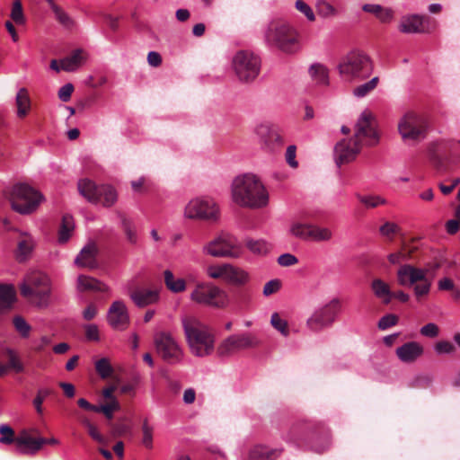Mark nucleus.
Returning a JSON list of instances; mask_svg holds the SVG:
<instances>
[{
  "instance_id": "nucleus-59",
  "label": "nucleus",
  "mask_w": 460,
  "mask_h": 460,
  "mask_svg": "<svg viewBox=\"0 0 460 460\" xmlns=\"http://www.w3.org/2000/svg\"><path fill=\"white\" fill-rule=\"evenodd\" d=\"M233 298L237 305H244L250 302L251 295L247 289H238L234 293Z\"/></svg>"
},
{
  "instance_id": "nucleus-22",
  "label": "nucleus",
  "mask_w": 460,
  "mask_h": 460,
  "mask_svg": "<svg viewBox=\"0 0 460 460\" xmlns=\"http://www.w3.org/2000/svg\"><path fill=\"white\" fill-rule=\"evenodd\" d=\"M361 146L353 138L342 139L334 148L335 162L338 166L352 162L361 150Z\"/></svg>"
},
{
  "instance_id": "nucleus-33",
  "label": "nucleus",
  "mask_w": 460,
  "mask_h": 460,
  "mask_svg": "<svg viewBox=\"0 0 460 460\" xmlns=\"http://www.w3.org/2000/svg\"><path fill=\"white\" fill-rule=\"evenodd\" d=\"M15 105L17 108V116L20 119L26 117L31 106V98L29 95V92L26 88H21L15 97Z\"/></svg>"
},
{
  "instance_id": "nucleus-5",
  "label": "nucleus",
  "mask_w": 460,
  "mask_h": 460,
  "mask_svg": "<svg viewBox=\"0 0 460 460\" xmlns=\"http://www.w3.org/2000/svg\"><path fill=\"white\" fill-rule=\"evenodd\" d=\"M265 40L270 46L286 53H294L298 49L296 31L283 21L270 22L265 33Z\"/></svg>"
},
{
  "instance_id": "nucleus-8",
  "label": "nucleus",
  "mask_w": 460,
  "mask_h": 460,
  "mask_svg": "<svg viewBox=\"0 0 460 460\" xmlns=\"http://www.w3.org/2000/svg\"><path fill=\"white\" fill-rule=\"evenodd\" d=\"M341 309L342 301L339 297H333L312 313L305 322L306 328L314 333L321 332L336 322Z\"/></svg>"
},
{
  "instance_id": "nucleus-38",
  "label": "nucleus",
  "mask_w": 460,
  "mask_h": 460,
  "mask_svg": "<svg viewBox=\"0 0 460 460\" xmlns=\"http://www.w3.org/2000/svg\"><path fill=\"white\" fill-rule=\"evenodd\" d=\"M305 429L302 424L293 425L284 436V440L288 443H291L299 446L300 442L305 438Z\"/></svg>"
},
{
  "instance_id": "nucleus-19",
  "label": "nucleus",
  "mask_w": 460,
  "mask_h": 460,
  "mask_svg": "<svg viewBox=\"0 0 460 460\" xmlns=\"http://www.w3.org/2000/svg\"><path fill=\"white\" fill-rule=\"evenodd\" d=\"M290 233L296 237L310 239L315 242H327L332 237V232L327 227L298 222L292 224Z\"/></svg>"
},
{
  "instance_id": "nucleus-56",
  "label": "nucleus",
  "mask_w": 460,
  "mask_h": 460,
  "mask_svg": "<svg viewBox=\"0 0 460 460\" xmlns=\"http://www.w3.org/2000/svg\"><path fill=\"white\" fill-rule=\"evenodd\" d=\"M399 321V318L397 315L394 314H388L384 315L378 322V328L380 330H386L392 326H394L397 324Z\"/></svg>"
},
{
  "instance_id": "nucleus-55",
  "label": "nucleus",
  "mask_w": 460,
  "mask_h": 460,
  "mask_svg": "<svg viewBox=\"0 0 460 460\" xmlns=\"http://www.w3.org/2000/svg\"><path fill=\"white\" fill-rule=\"evenodd\" d=\"M13 325L17 332L24 338L29 336L31 326L25 322L21 316H15L13 318Z\"/></svg>"
},
{
  "instance_id": "nucleus-14",
  "label": "nucleus",
  "mask_w": 460,
  "mask_h": 460,
  "mask_svg": "<svg viewBox=\"0 0 460 460\" xmlns=\"http://www.w3.org/2000/svg\"><path fill=\"white\" fill-rule=\"evenodd\" d=\"M254 134L262 151L268 154L279 152L284 145L279 127L270 122H261L254 128Z\"/></svg>"
},
{
  "instance_id": "nucleus-60",
  "label": "nucleus",
  "mask_w": 460,
  "mask_h": 460,
  "mask_svg": "<svg viewBox=\"0 0 460 460\" xmlns=\"http://www.w3.org/2000/svg\"><path fill=\"white\" fill-rule=\"evenodd\" d=\"M281 288V281L279 279H272L268 281L263 287V295L265 296H271L277 293Z\"/></svg>"
},
{
  "instance_id": "nucleus-50",
  "label": "nucleus",
  "mask_w": 460,
  "mask_h": 460,
  "mask_svg": "<svg viewBox=\"0 0 460 460\" xmlns=\"http://www.w3.org/2000/svg\"><path fill=\"white\" fill-rule=\"evenodd\" d=\"M0 434L2 435V437L0 438V443L9 445L14 442L16 444V439L18 436H14V431L10 426L1 425Z\"/></svg>"
},
{
  "instance_id": "nucleus-13",
  "label": "nucleus",
  "mask_w": 460,
  "mask_h": 460,
  "mask_svg": "<svg viewBox=\"0 0 460 460\" xmlns=\"http://www.w3.org/2000/svg\"><path fill=\"white\" fill-rule=\"evenodd\" d=\"M192 301L216 307L224 308L228 304L227 294L220 288L210 283H199L190 294Z\"/></svg>"
},
{
  "instance_id": "nucleus-46",
  "label": "nucleus",
  "mask_w": 460,
  "mask_h": 460,
  "mask_svg": "<svg viewBox=\"0 0 460 460\" xmlns=\"http://www.w3.org/2000/svg\"><path fill=\"white\" fill-rule=\"evenodd\" d=\"M95 368L100 376L103 379H106L111 376L113 373V368L110 363V361L106 358H102L96 361Z\"/></svg>"
},
{
  "instance_id": "nucleus-27",
  "label": "nucleus",
  "mask_w": 460,
  "mask_h": 460,
  "mask_svg": "<svg viewBox=\"0 0 460 460\" xmlns=\"http://www.w3.org/2000/svg\"><path fill=\"white\" fill-rule=\"evenodd\" d=\"M98 250L93 243L86 244L75 260L76 266L81 268L93 269L97 266L96 255Z\"/></svg>"
},
{
  "instance_id": "nucleus-36",
  "label": "nucleus",
  "mask_w": 460,
  "mask_h": 460,
  "mask_svg": "<svg viewBox=\"0 0 460 460\" xmlns=\"http://www.w3.org/2000/svg\"><path fill=\"white\" fill-rule=\"evenodd\" d=\"M15 300V290L13 286L0 285V313L12 307Z\"/></svg>"
},
{
  "instance_id": "nucleus-10",
  "label": "nucleus",
  "mask_w": 460,
  "mask_h": 460,
  "mask_svg": "<svg viewBox=\"0 0 460 460\" xmlns=\"http://www.w3.org/2000/svg\"><path fill=\"white\" fill-rule=\"evenodd\" d=\"M398 132L404 141H420L426 136V119L413 111L405 112L398 121Z\"/></svg>"
},
{
  "instance_id": "nucleus-37",
  "label": "nucleus",
  "mask_w": 460,
  "mask_h": 460,
  "mask_svg": "<svg viewBox=\"0 0 460 460\" xmlns=\"http://www.w3.org/2000/svg\"><path fill=\"white\" fill-rule=\"evenodd\" d=\"M74 220L70 215H64L58 230V242L65 243L70 238L74 231Z\"/></svg>"
},
{
  "instance_id": "nucleus-26",
  "label": "nucleus",
  "mask_w": 460,
  "mask_h": 460,
  "mask_svg": "<svg viewBox=\"0 0 460 460\" xmlns=\"http://www.w3.org/2000/svg\"><path fill=\"white\" fill-rule=\"evenodd\" d=\"M362 11L370 13L382 24H390L395 18V12L392 7L378 4H364Z\"/></svg>"
},
{
  "instance_id": "nucleus-39",
  "label": "nucleus",
  "mask_w": 460,
  "mask_h": 460,
  "mask_svg": "<svg viewBox=\"0 0 460 460\" xmlns=\"http://www.w3.org/2000/svg\"><path fill=\"white\" fill-rule=\"evenodd\" d=\"M164 283L166 288L174 293H180L185 290L186 282L183 279H175L172 272L166 270L164 272Z\"/></svg>"
},
{
  "instance_id": "nucleus-63",
  "label": "nucleus",
  "mask_w": 460,
  "mask_h": 460,
  "mask_svg": "<svg viewBox=\"0 0 460 460\" xmlns=\"http://www.w3.org/2000/svg\"><path fill=\"white\" fill-rule=\"evenodd\" d=\"M420 333L425 337L436 338L439 333V328L437 324L429 323L420 328Z\"/></svg>"
},
{
  "instance_id": "nucleus-9",
  "label": "nucleus",
  "mask_w": 460,
  "mask_h": 460,
  "mask_svg": "<svg viewBox=\"0 0 460 460\" xmlns=\"http://www.w3.org/2000/svg\"><path fill=\"white\" fill-rule=\"evenodd\" d=\"M78 190L88 201L102 203L109 208L115 204L118 199L117 192L111 185H97L89 179H83L78 182Z\"/></svg>"
},
{
  "instance_id": "nucleus-23",
  "label": "nucleus",
  "mask_w": 460,
  "mask_h": 460,
  "mask_svg": "<svg viewBox=\"0 0 460 460\" xmlns=\"http://www.w3.org/2000/svg\"><path fill=\"white\" fill-rule=\"evenodd\" d=\"M109 324L116 330H125L129 323V316L126 305L120 301H115L110 306L107 313Z\"/></svg>"
},
{
  "instance_id": "nucleus-49",
  "label": "nucleus",
  "mask_w": 460,
  "mask_h": 460,
  "mask_svg": "<svg viewBox=\"0 0 460 460\" xmlns=\"http://www.w3.org/2000/svg\"><path fill=\"white\" fill-rule=\"evenodd\" d=\"M119 408L120 406L118 400H112L105 404L97 406L96 412H102L108 420H111L113 418V411L119 410Z\"/></svg>"
},
{
  "instance_id": "nucleus-48",
  "label": "nucleus",
  "mask_w": 460,
  "mask_h": 460,
  "mask_svg": "<svg viewBox=\"0 0 460 460\" xmlns=\"http://www.w3.org/2000/svg\"><path fill=\"white\" fill-rule=\"evenodd\" d=\"M270 323L273 328L279 331L282 335L288 336L289 334L288 322L281 319L278 313H274L271 315Z\"/></svg>"
},
{
  "instance_id": "nucleus-1",
  "label": "nucleus",
  "mask_w": 460,
  "mask_h": 460,
  "mask_svg": "<svg viewBox=\"0 0 460 460\" xmlns=\"http://www.w3.org/2000/svg\"><path fill=\"white\" fill-rule=\"evenodd\" d=\"M233 201L242 208L259 209L269 203V193L261 179L252 173L235 177L231 185Z\"/></svg>"
},
{
  "instance_id": "nucleus-58",
  "label": "nucleus",
  "mask_w": 460,
  "mask_h": 460,
  "mask_svg": "<svg viewBox=\"0 0 460 460\" xmlns=\"http://www.w3.org/2000/svg\"><path fill=\"white\" fill-rule=\"evenodd\" d=\"M84 335L89 341H99L100 333L99 328L96 324H85L84 326Z\"/></svg>"
},
{
  "instance_id": "nucleus-62",
  "label": "nucleus",
  "mask_w": 460,
  "mask_h": 460,
  "mask_svg": "<svg viewBox=\"0 0 460 460\" xmlns=\"http://www.w3.org/2000/svg\"><path fill=\"white\" fill-rule=\"evenodd\" d=\"M51 393H52V391L50 389H41V390H39L37 396L33 400V404H34V407L36 408V411H37L38 413H41L42 412L41 405L43 403V401L45 400V398L47 396L51 394Z\"/></svg>"
},
{
  "instance_id": "nucleus-30",
  "label": "nucleus",
  "mask_w": 460,
  "mask_h": 460,
  "mask_svg": "<svg viewBox=\"0 0 460 460\" xmlns=\"http://www.w3.org/2000/svg\"><path fill=\"white\" fill-rule=\"evenodd\" d=\"M130 298L138 307H145L155 303L159 298V294L156 290L137 289L131 292Z\"/></svg>"
},
{
  "instance_id": "nucleus-44",
  "label": "nucleus",
  "mask_w": 460,
  "mask_h": 460,
  "mask_svg": "<svg viewBox=\"0 0 460 460\" xmlns=\"http://www.w3.org/2000/svg\"><path fill=\"white\" fill-rule=\"evenodd\" d=\"M317 13L323 18H332L338 14L337 9L325 0H318L315 4Z\"/></svg>"
},
{
  "instance_id": "nucleus-54",
  "label": "nucleus",
  "mask_w": 460,
  "mask_h": 460,
  "mask_svg": "<svg viewBox=\"0 0 460 460\" xmlns=\"http://www.w3.org/2000/svg\"><path fill=\"white\" fill-rule=\"evenodd\" d=\"M7 356H8V365H5L7 367V370L13 369L16 372H22L23 371V366L21 363L19 358L16 356V354L11 350H7Z\"/></svg>"
},
{
  "instance_id": "nucleus-17",
  "label": "nucleus",
  "mask_w": 460,
  "mask_h": 460,
  "mask_svg": "<svg viewBox=\"0 0 460 460\" xmlns=\"http://www.w3.org/2000/svg\"><path fill=\"white\" fill-rule=\"evenodd\" d=\"M204 250L213 257L237 258L241 253L240 244L236 238L226 233L210 241Z\"/></svg>"
},
{
  "instance_id": "nucleus-52",
  "label": "nucleus",
  "mask_w": 460,
  "mask_h": 460,
  "mask_svg": "<svg viewBox=\"0 0 460 460\" xmlns=\"http://www.w3.org/2000/svg\"><path fill=\"white\" fill-rule=\"evenodd\" d=\"M295 6L298 12L303 13L308 21L314 22L315 15L313 9L303 0H296Z\"/></svg>"
},
{
  "instance_id": "nucleus-53",
  "label": "nucleus",
  "mask_w": 460,
  "mask_h": 460,
  "mask_svg": "<svg viewBox=\"0 0 460 460\" xmlns=\"http://www.w3.org/2000/svg\"><path fill=\"white\" fill-rule=\"evenodd\" d=\"M142 432L144 446L147 448H151L153 446V428L149 426L146 419L143 421Z\"/></svg>"
},
{
  "instance_id": "nucleus-35",
  "label": "nucleus",
  "mask_w": 460,
  "mask_h": 460,
  "mask_svg": "<svg viewBox=\"0 0 460 460\" xmlns=\"http://www.w3.org/2000/svg\"><path fill=\"white\" fill-rule=\"evenodd\" d=\"M83 54L82 49H75L70 56L62 58L60 60L62 70L66 72L76 70L84 61Z\"/></svg>"
},
{
  "instance_id": "nucleus-57",
  "label": "nucleus",
  "mask_w": 460,
  "mask_h": 460,
  "mask_svg": "<svg viewBox=\"0 0 460 460\" xmlns=\"http://www.w3.org/2000/svg\"><path fill=\"white\" fill-rule=\"evenodd\" d=\"M55 17L57 21L66 29L73 28L75 22L73 19L62 9L60 8L55 13Z\"/></svg>"
},
{
  "instance_id": "nucleus-3",
  "label": "nucleus",
  "mask_w": 460,
  "mask_h": 460,
  "mask_svg": "<svg viewBox=\"0 0 460 460\" xmlns=\"http://www.w3.org/2000/svg\"><path fill=\"white\" fill-rule=\"evenodd\" d=\"M337 68L344 82L354 84L370 77L374 71V64L366 53L351 51L341 58Z\"/></svg>"
},
{
  "instance_id": "nucleus-15",
  "label": "nucleus",
  "mask_w": 460,
  "mask_h": 460,
  "mask_svg": "<svg viewBox=\"0 0 460 460\" xmlns=\"http://www.w3.org/2000/svg\"><path fill=\"white\" fill-rule=\"evenodd\" d=\"M361 146H373L379 142V134L376 130V122L374 115L369 111H364L359 116L352 137Z\"/></svg>"
},
{
  "instance_id": "nucleus-34",
  "label": "nucleus",
  "mask_w": 460,
  "mask_h": 460,
  "mask_svg": "<svg viewBox=\"0 0 460 460\" xmlns=\"http://www.w3.org/2000/svg\"><path fill=\"white\" fill-rule=\"evenodd\" d=\"M371 289L374 295L382 300L385 305L391 303L390 286L381 279H375L371 283Z\"/></svg>"
},
{
  "instance_id": "nucleus-7",
  "label": "nucleus",
  "mask_w": 460,
  "mask_h": 460,
  "mask_svg": "<svg viewBox=\"0 0 460 460\" xmlns=\"http://www.w3.org/2000/svg\"><path fill=\"white\" fill-rule=\"evenodd\" d=\"M396 276L399 285L413 287V292L418 300L429 295L432 279L429 278L427 269L403 264L398 269Z\"/></svg>"
},
{
  "instance_id": "nucleus-47",
  "label": "nucleus",
  "mask_w": 460,
  "mask_h": 460,
  "mask_svg": "<svg viewBox=\"0 0 460 460\" xmlns=\"http://www.w3.org/2000/svg\"><path fill=\"white\" fill-rule=\"evenodd\" d=\"M358 200L367 208H375L379 205H384L386 203V200L380 196H357Z\"/></svg>"
},
{
  "instance_id": "nucleus-24",
  "label": "nucleus",
  "mask_w": 460,
  "mask_h": 460,
  "mask_svg": "<svg viewBox=\"0 0 460 460\" xmlns=\"http://www.w3.org/2000/svg\"><path fill=\"white\" fill-rule=\"evenodd\" d=\"M430 19L418 14L402 17L399 31L403 33H425L429 31Z\"/></svg>"
},
{
  "instance_id": "nucleus-31",
  "label": "nucleus",
  "mask_w": 460,
  "mask_h": 460,
  "mask_svg": "<svg viewBox=\"0 0 460 460\" xmlns=\"http://www.w3.org/2000/svg\"><path fill=\"white\" fill-rule=\"evenodd\" d=\"M283 449H272L265 446L258 445L249 451V460H276Z\"/></svg>"
},
{
  "instance_id": "nucleus-18",
  "label": "nucleus",
  "mask_w": 460,
  "mask_h": 460,
  "mask_svg": "<svg viewBox=\"0 0 460 460\" xmlns=\"http://www.w3.org/2000/svg\"><path fill=\"white\" fill-rule=\"evenodd\" d=\"M157 354L167 363L175 364L181 360L182 350L171 333L160 332L154 339Z\"/></svg>"
},
{
  "instance_id": "nucleus-2",
  "label": "nucleus",
  "mask_w": 460,
  "mask_h": 460,
  "mask_svg": "<svg viewBox=\"0 0 460 460\" xmlns=\"http://www.w3.org/2000/svg\"><path fill=\"white\" fill-rule=\"evenodd\" d=\"M181 324L191 354L199 358L212 354L215 334L210 327L191 315L182 317Z\"/></svg>"
},
{
  "instance_id": "nucleus-61",
  "label": "nucleus",
  "mask_w": 460,
  "mask_h": 460,
  "mask_svg": "<svg viewBox=\"0 0 460 460\" xmlns=\"http://www.w3.org/2000/svg\"><path fill=\"white\" fill-rule=\"evenodd\" d=\"M435 350L438 354H450L456 350L455 345L447 341H440L436 343Z\"/></svg>"
},
{
  "instance_id": "nucleus-64",
  "label": "nucleus",
  "mask_w": 460,
  "mask_h": 460,
  "mask_svg": "<svg viewBox=\"0 0 460 460\" xmlns=\"http://www.w3.org/2000/svg\"><path fill=\"white\" fill-rule=\"evenodd\" d=\"M297 262L298 259L291 253H284L278 258V263L282 267L294 266Z\"/></svg>"
},
{
  "instance_id": "nucleus-28",
  "label": "nucleus",
  "mask_w": 460,
  "mask_h": 460,
  "mask_svg": "<svg viewBox=\"0 0 460 460\" xmlns=\"http://www.w3.org/2000/svg\"><path fill=\"white\" fill-rule=\"evenodd\" d=\"M117 216L120 220V226L126 237V240L130 244H137L138 236L137 226L134 220L121 211H117Z\"/></svg>"
},
{
  "instance_id": "nucleus-32",
  "label": "nucleus",
  "mask_w": 460,
  "mask_h": 460,
  "mask_svg": "<svg viewBox=\"0 0 460 460\" xmlns=\"http://www.w3.org/2000/svg\"><path fill=\"white\" fill-rule=\"evenodd\" d=\"M77 288L79 291H98L107 292L108 287L98 279L88 277L85 275H80L77 279Z\"/></svg>"
},
{
  "instance_id": "nucleus-29",
  "label": "nucleus",
  "mask_w": 460,
  "mask_h": 460,
  "mask_svg": "<svg viewBox=\"0 0 460 460\" xmlns=\"http://www.w3.org/2000/svg\"><path fill=\"white\" fill-rule=\"evenodd\" d=\"M250 280V275L244 270L232 264H226L225 281L235 286H244Z\"/></svg>"
},
{
  "instance_id": "nucleus-41",
  "label": "nucleus",
  "mask_w": 460,
  "mask_h": 460,
  "mask_svg": "<svg viewBox=\"0 0 460 460\" xmlns=\"http://www.w3.org/2000/svg\"><path fill=\"white\" fill-rule=\"evenodd\" d=\"M379 84V77L375 76L371 78L369 81L357 85L353 91L352 94L357 98H364L367 96L370 93H372Z\"/></svg>"
},
{
  "instance_id": "nucleus-20",
  "label": "nucleus",
  "mask_w": 460,
  "mask_h": 460,
  "mask_svg": "<svg viewBox=\"0 0 460 460\" xmlns=\"http://www.w3.org/2000/svg\"><path fill=\"white\" fill-rule=\"evenodd\" d=\"M453 143L439 141L432 143L429 147V158L432 166L438 172L448 170V161L453 149Z\"/></svg>"
},
{
  "instance_id": "nucleus-25",
  "label": "nucleus",
  "mask_w": 460,
  "mask_h": 460,
  "mask_svg": "<svg viewBox=\"0 0 460 460\" xmlns=\"http://www.w3.org/2000/svg\"><path fill=\"white\" fill-rule=\"evenodd\" d=\"M424 352L423 346L416 341H408L395 350L397 358L403 363L415 362Z\"/></svg>"
},
{
  "instance_id": "nucleus-6",
  "label": "nucleus",
  "mask_w": 460,
  "mask_h": 460,
  "mask_svg": "<svg viewBox=\"0 0 460 460\" xmlns=\"http://www.w3.org/2000/svg\"><path fill=\"white\" fill-rule=\"evenodd\" d=\"M7 199L14 211L29 215L38 208L43 196L27 183H16L9 190Z\"/></svg>"
},
{
  "instance_id": "nucleus-16",
  "label": "nucleus",
  "mask_w": 460,
  "mask_h": 460,
  "mask_svg": "<svg viewBox=\"0 0 460 460\" xmlns=\"http://www.w3.org/2000/svg\"><path fill=\"white\" fill-rule=\"evenodd\" d=\"M218 215L217 205L209 198L193 199L188 202L184 209L185 217L190 219L216 221Z\"/></svg>"
},
{
  "instance_id": "nucleus-11",
  "label": "nucleus",
  "mask_w": 460,
  "mask_h": 460,
  "mask_svg": "<svg viewBox=\"0 0 460 460\" xmlns=\"http://www.w3.org/2000/svg\"><path fill=\"white\" fill-rule=\"evenodd\" d=\"M233 67L241 82L251 83L260 74L261 60L252 52L240 50L233 58Z\"/></svg>"
},
{
  "instance_id": "nucleus-43",
  "label": "nucleus",
  "mask_w": 460,
  "mask_h": 460,
  "mask_svg": "<svg viewBox=\"0 0 460 460\" xmlns=\"http://www.w3.org/2000/svg\"><path fill=\"white\" fill-rule=\"evenodd\" d=\"M245 244L252 252L259 255L265 254L271 249V245L264 240L248 239Z\"/></svg>"
},
{
  "instance_id": "nucleus-45",
  "label": "nucleus",
  "mask_w": 460,
  "mask_h": 460,
  "mask_svg": "<svg viewBox=\"0 0 460 460\" xmlns=\"http://www.w3.org/2000/svg\"><path fill=\"white\" fill-rule=\"evenodd\" d=\"M12 21L17 25H22L26 22L21 0H14L10 13Z\"/></svg>"
},
{
  "instance_id": "nucleus-42",
  "label": "nucleus",
  "mask_w": 460,
  "mask_h": 460,
  "mask_svg": "<svg viewBox=\"0 0 460 460\" xmlns=\"http://www.w3.org/2000/svg\"><path fill=\"white\" fill-rule=\"evenodd\" d=\"M33 246L32 239L28 235L23 236L18 243L17 259L20 261H25L32 252Z\"/></svg>"
},
{
  "instance_id": "nucleus-4",
  "label": "nucleus",
  "mask_w": 460,
  "mask_h": 460,
  "mask_svg": "<svg viewBox=\"0 0 460 460\" xmlns=\"http://www.w3.org/2000/svg\"><path fill=\"white\" fill-rule=\"evenodd\" d=\"M21 295L37 306H47L50 296L49 278L39 271L28 274L20 287Z\"/></svg>"
},
{
  "instance_id": "nucleus-51",
  "label": "nucleus",
  "mask_w": 460,
  "mask_h": 460,
  "mask_svg": "<svg viewBox=\"0 0 460 460\" xmlns=\"http://www.w3.org/2000/svg\"><path fill=\"white\" fill-rule=\"evenodd\" d=\"M226 264L227 263L208 266L207 270L208 275L212 279H222L225 280Z\"/></svg>"
},
{
  "instance_id": "nucleus-40",
  "label": "nucleus",
  "mask_w": 460,
  "mask_h": 460,
  "mask_svg": "<svg viewBox=\"0 0 460 460\" xmlns=\"http://www.w3.org/2000/svg\"><path fill=\"white\" fill-rule=\"evenodd\" d=\"M309 73L313 80L321 85L329 84L328 70L321 64H314L309 69Z\"/></svg>"
},
{
  "instance_id": "nucleus-21",
  "label": "nucleus",
  "mask_w": 460,
  "mask_h": 460,
  "mask_svg": "<svg viewBox=\"0 0 460 460\" xmlns=\"http://www.w3.org/2000/svg\"><path fill=\"white\" fill-rule=\"evenodd\" d=\"M45 444L57 445L58 444V440L54 438L49 439L42 438H37L32 437L31 431L24 429L20 432L16 439V450L22 455H34L40 451Z\"/></svg>"
},
{
  "instance_id": "nucleus-12",
  "label": "nucleus",
  "mask_w": 460,
  "mask_h": 460,
  "mask_svg": "<svg viewBox=\"0 0 460 460\" xmlns=\"http://www.w3.org/2000/svg\"><path fill=\"white\" fill-rule=\"evenodd\" d=\"M261 341L252 332L232 334L224 339L217 348L219 357H230L241 350L257 348Z\"/></svg>"
}]
</instances>
